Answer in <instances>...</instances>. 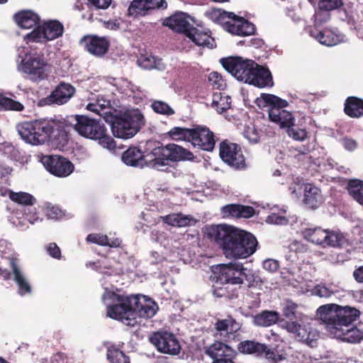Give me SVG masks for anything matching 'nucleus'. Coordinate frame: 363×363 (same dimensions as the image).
<instances>
[{"label":"nucleus","mask_w":363,"mask_h":363,"mask_svg":"<svg viewBox=\"0 0 363 363\" xmlns=\"http://www.w3.org/2000/svg\"><path fill=\"white\" fill-rule=\"evenodd\" d=\"M206 235L220 247L228 258H247L255 253L258 245L253 234L226 224L206 228Z\"/></svg>","instance_id":"f257e3e1"},{"label":"nucleus","mask_w":363,"mask_h":363,"mask_svg":"<svg viewBox=\"0 0 363 363\" xmlns=\"http://www.w3.org/2000/svg\"><path fill=\"white\" fill-rule=\"evenodd\" d=\"M318 313L326 328L343 341L356 343L363 339V331L353 325L360 315L357 308L330 303L320 306Z\"/></svg>","instance_id":"f03ea898"},{"label":"nucleus","mask_w":363,"mask_h":363,"mask_svg":"<svg viewBox=\"0 0 363 363\" xmlns=\"http://www.w3.org/2000/svg\"><path fill=\"white\" fill-rule=\"evenodd\" d=\"M111 297L117 303L107 306L106 315L128 326H134L137 323V315L150 318L159 310L157 303L144 295H122L113 292Z\"/></svg>","instance_id":"7ed1b4c3"},{"label":"nucleus","mask_w":363,"mask_h":363,"mask_svg":"<svg viewBox=\"0 0 363 363\" xmlns=\"http://www.w3.org/2000/svg\"><path fill=\"white\" fill-rule=\"evenodd\" d=\"M59 146L64 147L69 139L68 133L71 128L86 138L98 140L104 147L113 150L116 147L114 139L108 134L107 129L99 121L91 118L84 115L69 116L62 121H57Z\"/></svg>","instance_id":"20e7f679"},{"label":"nucleus","mask_w":363,"mask_h":363,"mask_svg":"<svg viewBox=\"0 0 363 363\" xmlns=\"http://www.w3.org/2000/svg\"><path fill=\"white\" fill-rule=\"evenodd\" d=\"M94 104H89L90 111L98 113L104 121L111 125L113 135L118 138L129 139L135 136L145 124L143 115L138 111H127L114 115L111 111L99 113L96 108H91Z\"/></svg>","instance_id":"39448f33"},{"label":"nucleus","mask_w":363,"mask_h":363,"mask_svg":"<svg viewBox=\"0 0 363 363\" xmlns=\"http://www.w3.org/2000/svg\"><path fill=\"white\" fill-rule=\"evenodd\" d=\"M57 122L50 123L45 120H35L23 122L17 125V130L21 138L27 143L33 145L44 144L52 140L59 146Z\"/></svg>","instance_id":"423d86ee"},{"label":"nucleus","mask_w":363,"mask_h":363,"mask_svg":"<svg viewBox=\"0 0 363 363\" xmlns=\"http://www.w3.org/2000/svg\"><path fill=\"white\" fill-rule=\"evenodd\" d=\"M255 104L259 108L268 106L269 120L279 125L281 129L286 130L295 123V117L292 113L284 109L289 106L286 100L274 94L263 93L255 100Z\"/></svg>","instance_id":"0eeeda50"},{"label":"nucleus","mask_w":363,"mask_h":363,"mask_svg":"<svg viewBox=\"0 0 363 363\" xmlns=\"http://www.w3.org/2000/svg\"><path fill=\"white\" fill-rule=\"evenodd\" d=\"M153 160H150L152 168L169 165L171 162L192 160L194 155L189 150L174 143L157 146L152 150Z\"/></svg>","instance_id":"6e6552de"},{"label":"nucleus","mask_w":363,"mask_h":363,"mask_svg":"<svg viewBox=\"0 0 363 363\" xmlns=\"http://www.w3.org/2000/svg\"><path fill=\"white\" fill-rule=\"evenodd\" d=\"M302 235L307 241L324 248L341 247L345 242L340 230L324 229L320 226L305 228Z\"/></svg>","instance_id":"1a4fd4ad"},{"label":"nucleus","mask_w":363,"mask_h":363,"mask_svg":"<svg viewBox=\"0 0 363 363\" xmlns=\"http://www.w3.org/2000/svg\"><path fill=\"white\" fill-rule=\"evenodd\" d=\"M21 70L33 82L39 83L48 78L50 65L43 55H26L21 63Z\"/></svg>","instance_id":"9d476101"},{"label":"nucleus","mask_w":363,"mask_h":363,"mask_svg":"<svg viewBox=\"0 0 363 363\" xmlns=\"http://www.w3.org/2000/svg\"><path fill=\"white\" fill-rule=\"evenodd\" d=\"M223 67L238 80L247 82L250 73L257 63L254 60L244 59L239 56H231L220 60Z\"/></svg>","instance_id":"9b49d317"},{"label":"nucleus","mask_w":363,"mask_h":363,"mask_svg":"<svg viewBox=\"0 0 363 363\" xmlns=\"http://www.w3.org/2000/svg\"><path fill=\"white\" fill-rule=\"evenodd\" d=\"M219 155L225 164L235 169H243L247 166L242 148L236 143L222 141L219 145Z\"/></svg>","instance_id":"f8f14e48"},{"label":"nucleus","mask_w":363,"mask_h":363,"mask_svg":"<svg viewBox=\"0 0 363 363\" xmlns=\"http://www.w3.org/2000/svg\"><path fill=\"white\" fill-rule=\"evenodd\" d=\"M149 340L160 352L170 355H177L180 352L179 342L172 333L162 330L155 332Z\"/></svg>","instance_id":"ddd939ff"},{"label":"nucleus","mask_w":363,"mask_h":363,"mask_svg":"<svg viewBox=\"0 0 363 363\" xmlns=\"http://www.w3.org/2000/svg\"><path fill=\"white\" fill-rule=\"evenodd\" d=\"M40 162L48 172L57 177H68L74 169L71 161L57 155H43Z\"/></svg>","instance_id":"4468645a"},{"label":"nucleus","mask_w":363,"mask_h":363,"mask_svg":"<svg viewBox=\"0 0 363 363\" xmlns=\"http://www.w3.org/2000/svg\"><path fill=\"white\" fill-rule=\"evenodd\" d=\"M238 350L244 354H250L255 357H264L273 363L280 359L274 349L269 348L267 345L256 340H243L238 345Z\"/></svg>","instance_id":"2eb2a0df"},{"label":"nucleus","mask_w":363,"mask_h":363,"mask_svg":"<svg viewBox=\"0 0 363 363\" xmlns=\"http://www.w3.org/2000/svg\"><path fill=\"white\" fill-rule=\"evenodd\" d=\"M75 88L69 83L61 82L47 97L40 100L41 106L63 105L67 103L74 95Z\"/></svg>","instance_id":"dca6fc26"},{"label":"nucleus","mask_w":363,"mask_h":363,"mask_svg":"<svg viewBox=\"0 0 363 363\" xmlns=\"http://www.w3.org/2000/svg\"><path fill=\"white\" fill-rule=\"evenodd\" d=\"M244 267L241 263H229L220 266L217 281L221 284H243Z\"/></svg>","instance_id":"f3484780"},{"label":"nucleus","mask_w":363,"mask_h":363,"mask_svg":"<svg viewBox=\"0 0 363 363\" xmlns=\"http://www.w3.org/2000/svg\"><path fill=\"white\" fill-rule=\"evenodd\" d=\"M190 142L194 146H198L206 151H212L215 147L214 134L208 128L195 125L191 128Z\"/></svg>","instance_id":"a211bd4d"},{"label":"nucleus","mask_w":363,"mask_h":363,"mask_svg":"<svg viewBox=\"0 0 363 363\" xmlns=\"http://www.w3.org/2000/svg\"><path fill=\"white\" fill-rule=\"evenodd\" d=\"M122 161L128 166L143 167L150 165V160H153L154 156L150 152H143L138 147L130 146L122 154Z\"/></svg>","instance_id":"6ab92c4d"},{"label":"nucleus","mask_w":363,"mask_h":363,"mask_svg":"<svg viewBox=\"0 0 363 363\" xmlns=\"http://www.w3.org/2000/svg\"><path fill=\"white\" fill-rule=\"evenodd\" d=\"M80 44L87 52L96 57L104 56L110 47V42L106 37L95 35L84 36L80 40Z\"/></svg>","instance_id":"aec40b11"},{"label":"nucleus","mask_w":363,"mask_h":363,"mask_svg":"<svg viewBox=\"0 0 363 363\" xmlns=\"http://www.w3.org/2000/svg\"><path fill=\"white\" fill-rule=\"evenodd\" d=\"M225 30L233 35L248 36L255 33V26L245 18L233 13Z\"/></svg>","instance_id":"412c9836"},{"label":"nucleus","mask_w":363,"mask_h":363,"mask_svg":"<svg viewBox=\"0 0 363 363\" xmlns=\"http://www.w3.org/2000/svg\"><path fill=\"white\" fill-rule=\"evenodd\" d=\"M247 83L258 88L274 86L272 75L269 69L258 64L257 67H254L253 72L250 73V77Z\"/></svg>","instance_id":"4be33fe9"},{"label":"nucleus","mask_w":363,"mask_h":363,"mask_svg":"<svg viewBox=\"0 0 363 363\" xmlns=\"http://www.w3.org/2000/svg\"><path fill=\"white\" fill-rule=\"evenodd\" d=\"M223 218H250L255 214L252 206L239 203L227 204L221 208Z\"/></svg>","instance_id":"5701e85b"},{"label":"nucleus","mask_w":363,"mask_h":363,"mask_svg":"<svg viewBox=\"0 0 363 363\" xmlns=\"http://www.w3.org/2000/svg\"><path fill=\"white\" fill-rule=\"evenodd\" d=\"M310 35L320 44L326 46H333L342 41V36L340 34L329 28L319 30L313 28L310 30Z\"/></svg>","instance_id":"b1692460"},{"label":"nucleus","mask_w":363,"mask_h":363,"mask_svg":"<svg viewBox=\"0 0 363 363\" xmlns=\"http://www.w3.org/2000/svg\"><path fill=\"white\" fill-rule=\"evenodd\" d=\"M163 25L175 32L184 33L186 35L191 28L186 14L183 12H177L171 16L166 18Z\"/></svg>","instance_id":"393cba45"},{"label":"nucleus","mask_w":363,"mask_h":363,"mask_svg":"<svg viewBox=\"0 0 363 363\" xmlns=\"http://www.w3.org/2000/svg\"><path fill=\"white\" fill-rule=\"evenodd\" d=\"M205 353L213 360L235 357L236 354V352L233 348L220 341H215L208 347Z\"/></svg>","instance_id":"a878e982"},{"label":"nucleus","mask_w":363,"mask_h":363,"mask_svg":"<svg viewBox=\"0 0 363 363\" xmlns=\"http://www.w3.org/2000/svg\"><path fill=\"white\" fill-rule=\"evenodd\" d=\"M41 26L46 41L54 40L61 37L65 30L63 24L57 20L45 21Z\"/></svg>","instance_id":"bb28decb"},{"label":"nucleus","mask_w":363,"mask_h":363,"mask_svg":"<svg viewBox=\"0 0 363 363\" xmlns=\"http://www.w3.org/2000/svg\"><path fill=\"white\" fill-rule=\"evenodd\" d=\"M344 112L350 118L363 116V99L357 96H348L345 101Z\"/></svg>","instance_id":"cd10ccee"},{"label":"nucleus","mask_w":363,"mask_h":363,"mask_svg":"<svg viewBox=\"0 0 363 363\" xmlns=\"http://www.w3.org/2000/svg\"><path fill=\"white\" fill-rule=\"evenodd\" d=\"M279 314L274 311L264 310L252 317V323L258 327H269L277 323Z\"/></svg>","instance_id":"c85d7f7f"},{"label":"nucleus","mask_w":363,"mask_h":363,"mask_svg":"<svg viewBox=\"0 0 363 363\" xmlns=\"http://www.w3.org/2000/svg\"><path fill=\"white\" fill-rule=\"evenodd\" d=\"M296 337L298 341L311 347H314L319 338V333L311 325H303L300 327Z\"/></svg>","instance_id":"c756f323"},{"label":"nucleus","mask_w":363,"mask_h":363,"mask_svg":"<svg viewBox=\"0 0 363 363\" xmlns=\"http://www.w3.org/2000/svg\"><path fill=\"white\" fill-rule=\"evenodd\" d=\"M14 20L21 28L29 29L36 26L39 21V17L33 11L26 10L16 13Z\"/></svg>","instance_id":"7c9ffc66"},{"label":"nucleus","mask_w":363,"mask_h":363,"mask_svg":"<svg viewBox=\"0 0 363 363\" xmlns=\"http://www.w3.org/2000/svg\"><path fill=\"white\" fill-rule=\"evenodd\" d=\"M205 16L213 22L222 26L226 30L233 12H227L220 9L211 8L207 10Z\"/></svg>","instance_id":"2f4dec72"},{"label":"nucleus","mask_w":363,"mask_h":363,"mask_svg":"<svg viewBox=\"0 0 363 363\" xmlns=\"http://www.w3.org/2000/svg\"><path fill=\"white\" fill-rule=\"evenodd\" d=\"M303 202L310 208H317L322 203V196L320 189L311 185L306 186Z\"/></svg>","instance_id":"473e14b6"},{"label":"nucleus","mask_w":363,"mask_h":363,"mask_svg":"<svg viewBox=\"0 0 363 363\" xmlns=\"http://www.w3.org/2000/svg\"><path fill=\"white\" fill-rule=\"evenodd\" d=\"M186 37L191 39L199 46H206L209 48H213L214 40L206 33L200 32L197 28L191 27L187 33Z\"/></svg>","instance_id":"72a5a7b5"},{"label":"nucleus","mask_w":363,"mask_h":363,"mask_svg":"<svg viewBox=\"0 0 363 363\" xmlns=\"http://www.w3.org/2000/svg\"><path fill=\"white\" fill-rule=\"evenodd\" d=\"M14 280L18 286V294L24 296L31 293V286L15 263H12Z\"/></svg>","instance_id":"f704fd0d"},{"label":"nucleus","mask_w":363,"mask_h":363,"mask_svg":"<svg viewBox=\"0 0 363 363\" xmlns=\"http://www.w3.org/2000/svg\"><path fill=\"white\" fill-rule=\"evenodd\" d=\"M214 326L216 331L220 333V335L223 331H228V330H230V333L232 334L240 328L239 323L231 316L225 319H218Z\"/></svg>","instance_id":"c9c22d12"},{"label":"nucleus","mask_w":363,"mask_h":363,"mask_svg":"<svg viewBox=\"0 0 363 363\" xmlns=\"http://www.w3.org/2000/svg\"><path fill=\"white\" fill-rule=\"evenodd\" d=\"M347 191L357 202L363 206V181L359 179L350 180L347 185Z\"/></svg>","instance_id":"e433bc0d"},{"label":"nucleus","mask_w":363,"mask_h":363,"mask_svg":"<svg viewBox=\"0 0 363 363\" xmlns=\"http://www.w3.org/2000/svg\"><path fill=\"white\" fill-rule=\"evenodd\" d=\"M148 0H133L128 9V13L130 16H144L150 10Z\"/></svg>","instance_id":"4c0bfd02"},{"label":"nucleus","mask_w":363,"mask_h":363,"mask_svg":"<svg viewBox=\"0 0 363 363\" xmlns=\"http://www.w3.org/2000/svg\"><path fill=\"white\" fill-rule=\"evenodd\" d=\"M231 99L228 96H223L221 93L214 94L211 106L222 113L230 108Z\"/></svg>","instance_id":"58836bf2"},{"label":"nucleus","mask_w":363,"mask_h":363,"mask_svg":"<svg viewBox=\"0 0 363 363\" xmlns=\"http://www.w3.org/2000/svg\"><path fill=\"white\" fill-rule=\"evenodd\" d=\"M106 357L111 363H130L129 357L115 345L107 348Z\"/></svg>","instance_id":"ea45409f"},{"label":"nucleus","mask_w":363,"mask_h":363,"mask_svg":"<svg viewBox=\"0 0 363 363\" xmlns=\"http://www.w3.org/2000/svg\"><path fill=\"white\" fill-rule=\"evenodd\" d=\"M191 128L174 127L168 133L169 137L174 140H185L190 142Z\"/></svg>","instance_id":"a19ab883"},{"label":"nucleus","mask_w":363,"mask_h":363,"mask_svg":"<svg viewBox=\"0 0 363 363\" xmlns=\"http://www.w3.org/2000/svg\"><path fill=\"white\" fill-rule=\"evenodd\" d=\"M24 106L19 101L0 94V111H22Z\"/></svg>","instance_id":"79ce46f5"},{"label":"nucleus","mask_w":363,"mask_h":363,"mask_svg":"<svg viewBox=\"0 0 363 363\" xmlns=\"http://www.w3.org/2000/svg\"><path fill=\"white\" fill-rule=\"evenodd\" d=\"M9 198L11 201L23 205V206H28L30 204H34L36 202L35 198L31 194L26 192H13L11 191L9 194Z\"/></svg>","instance_id":"37998d69"},{"label":"nucleus","mask_w":363,"mask_h":363,"mask_svg":"<svg viewBox=\"0 0 363 363\" xmlns=\"http://www.w3.org/2000/svg\"><path fill=\"white\" fill-rule=\"evenodd\" d=\"M0 151L11 160H18L21 157L19 150L11 143H1Z\"/></svg>","instance_id":"c03bdc74"},{"label":"nucleus","mask_w":363,"mask_h":363,"mask_svg":"<svg viewBox=\"0 0 363 363\" xmlns=\"http://www.w3.org/2000/svg\"><path fill=\"white\" fill-rule=\"evenodd\" d=\"M151 107L155 113L165 116H172L175 113L169 104L162 101H154L151 104Z\"/></svg>","instance_id":"a18cd8bd"},{"label":"nucleus","mask_w":363,"mask_h":363,"mask_svg":"<svg viewBox=\"0 0 363 363\" xmlns=\"http://www.w3.org/2000/svg\"><path fill=\"white\" fill-rule=\"evenodd\" d=\"M287 135L295 140L303 141L307 138V132L304 128L296 126L295 123L290 128L286 129Z\"/></svg>","instance_id":"49530a36"},{"label":"nucleus","mask_w":363,"mask_h":363,"mask_svg":"<svg viewBox=\"0 0 363 363\" xmlns=\"http://www.w3.org/2000/svg\"><path fill=\"white\" fill-rule=\"evenodd\" d=\"M344 5L343 0H320L318 3V9L331 11L338 9Z\"/></svg>","instance_id":"de8ad7c7"},{"label":"nucleus","mask_w":363,"mask_h":363,"mask_svg":"<svg viewBox=\"0 0 363 363\" xmlns=\"http://www.w3.org/2000/svg\"><path fill=\"white\" fill-rule=\"evenodd\" d=\"M331 15L330 12L326 10L318 9L315 11L314 14V26L313 28H318L322 26L324 23L328 22L330 19Z\"/></svg>","instance_id":"09e8293b"},{"label":"nucleus","mask_w":363,"mask_h":363,"mask_svg":"<svg viewBox=\"0 0 363 363\" xmlns=\"http://www.w3.org/2000/svg\"><path fill=\"white\" fill-rule=\"evenodd\" d=\"M298 305L291 301H286L282 309L283 315L289 320H294L296 318V310Z\"/></svg>","instance_id":"8fccbe9b"},{"label":"nucleus","mask_w":363,"mask_h":363,"mask_svg":"<svg viewBox=\"0 0 363 363\" xmlns=\"http://www.w3.org/2000/svg\"><path fill=\"white\" fill-rule=\"evenodd\" d=\"M21 213H23L27 217V220H28L30 224H34L39 220L38 212L33 204L23 206Z\"/></svg>","instance_id":"3c124183"},{"label":"nucleus","mask_w":363,"mask_h":363,"mask_svg":"<svg viewBox=\"0 0 363 363\" xmlns=\"http://www.w3.org/2000/svg\"><path fill=\"white\" fill-rule=\"evenodd\" d=\"M12 223L21 230L26 229L29 227L30 224L27 217L21 212H16L11 217Z\"/></svg>","instance_id":"603ef678"},{"label":"nucleus","mask_w":363,"mask_h":363,"mask_svg":"<svg viewBox=\"0 0 363 363\" xmlns=\"http://www.w3.org/2000/svg\"><path fill=\"white\" fill-rule=\"evenodd\" d=\"M244 280H245L248 287L257 286L260 282L259 276L255 275L252 272L247 270L245 267L243 269V281Z\"/></svg>","instance_id":"864d4df0"},{"label":"nucleus","mask_w":363,"mask_h":363,"mask_svg":"<svg viewBox=\"0 0 363 363\" xmlns=\"http://www.w3.org/2000/svg\"><path fill=\"white\" fill-rule=\"evenodd\" d=\"M86 240L89 242L95 243L101 246H106L108 245V236L100 233L89 234Z\"/></svg>","instance_id":"5fc2aeb1"},{"label":"nucleus","mask_w":363,"mask_h":363,"mask_svg":"<svg viewBox=\"0 0 363 363\" xmlns=\"http://www.w3.org/2000/svg\"><path fill=\"white\" fill-rule=\"evenodd\" d=\"M208 82L213 89H223L225 86L222 76L217 72H212L209 74Z\"/></svg>","instance_id":"6e6d98bb"},{"label":"nucleus","mask_w":363,"mask_h":363,"mask_svg":"<svg viewBox=\"0 0 363 363\" xmlns=\"http://www.w3.org/2000/svg\"><path fill=\"white\" fill-rule=\"evenodd\" d=\"M28 42H42V39H44V34L43 33V28L41 26H38L30 33H28L25 38Z\"/></svg>","instance_id":"4d7b16f0"},{"label":"nucleus","mask_w":363,"mask_h":363,"mask_svg":"<svg viewBox=\"0 0 363 363\" xmlns=\"http://www.w3.org/2000/svg\"><path fill=\"white\" fill-rule=\"evenodd\" d=\"M262 267L270 273H274L279 269V262L277 259H267L262 262Z\"/></svg>","instance_id":"13d9d810"},{"label":"nucleus","mask_w":363,"mask_h":363,"mask_svg":"<svg viewBox=\"0 0 363 363\" xmlns=\"http://www.w3.org/2000/svg\"><path fill=\"white\" fill-rule=\"evenodd\" d=\"M314 294L321 298H329L333 294H334V291L330 290L328 287L322 285H318L314 288L313 290Z\"/></svg>","instance_id":"bf43d9fd"},{"label":"nucleus","mask_w":363,"mask_h":363,"mask_svg":"<svg viewBox=\"0 0 363 363\" xmlns=\"http://www.w3.org/2000/svg\"><path fill=\"white\" fill-rule=\"evenodd\" d=\"M47 252L54 259H60L62 257L61 250L55 242H50L46 247Z\"/></svg>","instance_id":"052dcab7"},{"label":"nucleus","mask_w":363,"mask_h":363,"mask_svg":"<svg viewBox=\"0 0 363 363\" xmlns=\"http://www.w3.org/2000/svg\"><path fill=\"white\" fill-rule=\"evenodd\" d=\"M177 219L176 221L177 227H186L191 224V222L193 220L192 218L189 216H185L182 213H177Z\"/></svg>","instance_id":"680f3d73"},{"label":"nucleus","mask_w":363,"mask_h":363,"mask_svg":"<svg viewBox=\"0 0 363 363\" xmlns=\"http://www.w3.org/2000/svg\"><path fill=\"white\" fill-rule=\"evenodd\" d=\"M88 1L97 9H106L111 5L112 0H88Z\"/></svg>","instance_id":"e2e57ef3"},{"label":"nucleus","mask_w":363,"mask_h":363,"mask_svg":"<svg viewBox=\"0 0 363 363\" xmlns=\"http://www.w3.org/2000/svg\"><path fill=\"white\" fill-rule=\"evenodd\" d=\"M50 363H69V358L64 352H57L50 359Z\"/></svg>","instance_id":"0e129e2a"},{"label":"nucleus","mask_w":363,"mask_h":363,"mask_svg":"<svg viewBox=\"0 0 363 363\" xmlns=\"http://www.w3.org/2000/svg\"><path fill=\"white\" fill-rule=\"evenodd\" d=\"M342 144L345 149H346L348 151H353L357 147V143L356 142V140L347 137L342 138Z\"/></svg>","instance_id":"69168bd1"},{"label":"nucleus","mask_w":363,"mask_h":363,"mask_svg":"<svg viewBox=\"0 0 363 363\" xmlns=\"http://www.w3.org/2000/svg\"><path fill=\"white\" fill-rule=\"evenodd\" d=\"M301 326V325L296 321H286L285 323L284 328L289 333L296 334V335Z\"/></svg>","instance_id":"338daca9"},{"label":"nucleus","mask_w":363,"mask_h":363,"mask_svg":"<svg viewBox=\"0 0 363 363\" xmlns=\"http://www.w3.org/2000/svg\"><path fill=\"white\" fill-rule=\"evenodd\" d=\"M150 3H148L149 9H166L167 7V4L164 0H148Z\"/></svg>","instance_id":"774afa93"}]
</instances>
